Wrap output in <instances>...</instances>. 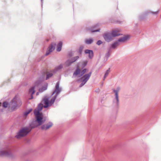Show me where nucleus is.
<instances>
[{
    "mask_svg": "<svg viewBox=\"0 0 161 161\" xmlns=\"http://www.w3.org/2000/svg\"><path fill=\"white\" fill-rule=\"evenodd\" d=\"M119 32V31L114 30L111 32L105 33L103 35V36L105 40L109 42L113 39L114 37L122 35Z\"/></svg>",
    "mask_w": 161,
    "mask_h": 161,
    "instance_id": "nucleus-1",
    "label": "nucleus"
},
{
    "mask_svg": "<svg viewBox=\"0 0 161 161\" xmlns=\"http://www.w3.org/2000/svg\"><path fill=\"white\" fill-rule=\"evenodd\" d=\"M120 90V87H118L116 90L113 89V91L115 93V97L113 101V106L114 108L116 109H118L119 108V99L118 96V92Z\"/></svg>",
    "mask_w": 161,
    "mask_h": 161,
    "instance_id": "nucleus-2",
    "label": "nucleus"
},
{
    "mask_svg": "<svg viewBox=\"0 0 161 161\" xmlns=\"http://www.w3.org/2000/svg\"><path fill=\"white\" fill-rule=\"evenodd\" d=\"M31 131V129L27 126L22 128L18 132L15 137L19 139L27 136Z\"/></svg>",
    "mask_w": 161,
    "mask_h": 161,
    "instance_id": "nucleus-3",
    "label": "nucleus"
},
{
    "mask_svg": "<svg viewBox=\"0 0 161 161\" xmlns=\"http://www.w3.org/2000/svg\"><path fill=\"white\" fill-rule=\"evenodd\" d=\"M21 104L22 102L21 100L15 99V98H14L9 103V108H11L12 111H14Z\"/></svg>",
    "mask_w": 161,
    "mask_h": 161,
    "instance_id": "nucleus-4",
    "label": "nucleus"
},
{
    "mask_svg": "<svg viewBox=\"0 0 161 161\" xmlns=\"http://www.w3.org/2000/svg\"><path fill=\"white\" fill-rule=\"evenodd\" d=\"M59 82L58 81L56 84L55 90L53 92L52 96L55 93H56L55 95L51 99L49 102L50 106H51L54 102L56 98L58 96V94L61 91V88L59 87Z\"/></svg>",
    "mask_w": 161,
    "mask_h": 161,
    "instance_id": "nucleus-5",
    "label": "nucleus"
},
{
    "mask_svg": "<svg viewBox=\"0 0 161 161\" xmlns=\"http://www.w3.org/2000/svg\"><path fill=\"white\" fill-rule=\"evenodd\" d=\"M92 71H91L88 74H86L83 75L81 78L78 80V82L81 81V83L79 86V87H81L83 86L89 79L91 74Z\"/></svg>",
    "mask_w": 161,
    "mask_h": 161,
    "instance_id": "nucleus-6",
    "label": "nucleus"
},
{
    "mask_svg": "<svg viewBox=\"0 0 161 161\" xmlns=\"http://www.w3.org/2000/svg\"><path fill=\"white\" fill-rule=\"evenodd\" d=\"M130 38L129 35H126L124 37L119 38L117 41L112 44L111 46V48L114 49H115L119 45V42H124L129 39Z\"/></svg>",
    "mask_w": 161,
    "mask_h": 161,
    "instance_id": "nucleus-7",
    "label": "nucleus"
},
{
    "mask_svg": "<svg viewBox=\"0 0 161 161\" xmlns=\"http://www.w3.org/2000/svg\"><path fill=\"white\" fill-rule=\"evenodd\" d=\"M36 116V121L38 124V125H41L44 123L46 120L45 118L43 117L42 113L34 114Z\"/></svg>",
    "mask_w": 161,
    "mask_h": 161,
    "instance_id": "nucleus-8",
    "label": "nucleus"
},
{
    "mask_svg": "<svg viewBox=\"0 0 161 161\" xmlns=\"http://www.w3.org/2000/svg\"><path fill=\"white\" fill-rule=\"evenodd\" d=\"M0 156L12 157L13 154L10 148H8L7 150L0 151Z\"/></svg>",
    "mask_w": 161,
    "mask_h": 161,
    "instance_id": "nucleus-9",
    "label": "nucleus"
},
{
    "mask_svg": "<svg viewBox=\"0 0 161 161\" xmlns=\"http://www.w3.org/2000/svg\"><path fill=\"white\" fill-rule=\"evenodd\" d=\"M99 27V24L97 23L93 25L91 27L87 28V30L92 33L99 32L100 30Z\"/></svg>",
    "mask_w": 161,
    "mask_h": 161,
    "instance_id": "nucleus-10",
    "label": "nucleus"
},
{
    "mask_svg": "<svg viewBox=\"0 0 161 161\" xmlns=\"http://www.w3.org/2000/svg\"><path fill=\"white\" fill-rule=\"evenodd\" d=\"M43 103L41 102L39 103L37 107V108H36L34 111V114H37L42 113L40 111L42 110L43 107H44Z\"/></svg>",
    "mask_w": 161,
    "mask_h": 161,
    "instance_id": "nucleus-11",
    "label": "nucleus"
},
{
    "mask_svg": "<svg viewBox=\"0 0 161 161\" xmlns=\"http://www.w3.org/2000/svg\"><path fill=\"white\" fill-rule=\"evenodd\" d=\"M53 125V123L51 122H50L46 124L42 125L41 126V128L42 130H46L49 129Z\"/></svg>",
    "mask_w": 161,
    "mask_h": 161,
    "instance_id": "nucleus-12",
    "label": "nucleus"
},
{
    "mask_svg": "<svg viewBox=\"0 0 161 161\" xmlns=\"http://www.w3.org/2000/svg\"><path fill=\"white\" fill-rule=\"evenodd\" d=\"M49 102V98H44L41 102L42 103L43 102L45 104V105L44 106V108H47L50 106Z\"/></svg>",
    "mask_w": 161,
    "mask_h": 161,
    "instance_id": "nucleus-13",
    "label": "nucleus"
},
{
    "mask_svg": "<svg viewBox=\"0 0 161 161\" xmlns=\"http://www.w3.org/2000/svg\"><path fill=\"white\" fill-rule=\"evenodd\" d=\"M85 53L86 54H88V58L90 59H92L94 56V53L93 50L86 49L85 50Z\"/></svg>",
    "mask_w": 161,
    "mask_h": 161,
    "instance_id": "nucleus-14",
    "label": "nucleus"
},
{
    "mask_svg": "<svg viewBox=\"0 0 161 161\" xmlns=\"http://www.w3.org/2000/svg\"><path fill=\"white\" fill-rule=\"evenodd\" d=\"M55 45V44H54V45H53V44H52L49 46L46 51V52L45 54V55L46 56H47L49 54H50L53 51V50L54 49Z\"/></svg>",
    "mask_w": 161,
    "mask_h": 161,
    "instance_id": "nucleus-15",
    "label": "nucleus"
},
{
    "mask_svg": "<svg viewBox=\"0 0 161 161\" xmlns=\"http://www.w3.org/2000/svg\"><path fill=\"white\" fill-rule=\"evenodd\" d=\"M40 125H38V124L36 122L35 120V121H33L31 124H30L28 127H29L30 129H31V130L32 129Z\"/></svg>",
    "mask_w": 161,
    "mask_h": 161,
    "instance_id": "nucleus-16",
    "label": "nucleus"
},
{
    "mask_svg": "<svg viewBox=\"0 0 161 161\" xmlns=\"http://www.w3.org/2000/svg\"><path fill=\"white\" fill-rule=\"evenodd\" d=\"M79 67L78 65L75 71L73 73V75L74 76L78 75L80 73L81 70L79 69Z\"/></svg>",
    "mask_w": 161,
    "mask_h": 161,
    "instance_id": "nucleus-17",
    "label": "nucleus"
},
{
    "mask_svg": "<svg viewBox=\"0 0 161 161\" xmlns=\"http://www.w3.org/2000/svg\"><path fill=\"white\" fill-rule=\"evenodd\" d=\"M87 63L88 61L87 60H85L82 63H79L78 64V65L79 66L81 64L82 65L81 67L82 69H83L87 65Z\"/></svg>",
    "mask_w": 161,
    "mask_h": 161,
    "instance_id": "nucleus-18",
    "label": "nucleus"
},
{
    "mask_svg": "<svg viewBox=\"0 0 161 161\" xmlns=\"http://www.w3.org/2000/svg\"><path fill=\"white\" fill-rule=\"evenodd\" d=\"M47 84H46L40 88L39 89V91L41 92H43L44 91L46 90L47 89Z\"/></svg>",
    "mask_w": 161,
    "mask_h": 161,
    "instance_id": "nucleus-19",
    "label": "nucleus"
},
{
    "mask_svg": "<svg viewBox=\"0 0 161 161\" xmlns=\"http://www.w3.org/2000/svg\"><path fill=\"white\" fill-rule=\"evenodd\" d=\"M62 46V42H60L58 44L57 46V50L58 52H60L61 50Z\"/></svg>",
    "mask_w": 161,
    "mask_h": 161,
    "instance_id": "nucleus-20",
    "label": "nucleus"
},
{
    "mask_svg": "<svg viewBox=\"0 0 161 161\" xmlns=\"http://www.w3.org/2000/svg\"><path fill=\"white\" fill-rule=\"evenodd\" d=\"M110 49L109 48L108 49L107 52L105 54V57L106 59V61L107 60L110 56Z\"/></svg>",
    "mask_w": 161,
    "mask_h": 161,
    "instance_id": "nucleus-21",
    "label": "nucleus"
},
{
    "mask_svg": "<svg viewBox=\"0 0 161 161\" xmlns=\"http://www.w3.org/2000/svg\"><path fill=\"white\" fill-rule=\"evenodd\" d=\"M35 86H32L29 90V93H31L32 95H33L35 93Z\"/></svg>",
    "mask_w": 161,
    "mask_h": 161,
    "instance_id": "nucleus-22",
    "label": "nucleus"
},
{
    "mask_svg": "<svg viewBox=\"0 0 161 161\" xmlns=\"http://www.w3.org/2000/svg\"><path fill=\"white\" fill-rule=\"evenodd\" d=\"M32 110V108H30L28 110H27L24 113V115L25 116H26L28 114L31 112Z\"/></svg>",
    "mask_w": 161,
    "mask_h": 161,
    "instance_id": "nucleus-23",
    "label": "nucleus"
},
{
    "mask_svg": "<svg viewBox=\"0 0 161 161\" xmlns=\"http://www.w3.org/2000/svg\"><path fill=\"white\" fill-rule=\"evenodd\" d=\"M93 39L91 38L86 40L85 42L86 44H90L93 42Z\"/></svg>",
    "mask_w": 161,
    "mask_h": 161,
    "instance_id": "nucleus-24",
    "label": "nucleus"
},
{
    "mask_svg": "<svg viewBox=\"0 0 161 161\" xmlns=\"http://www.w3.org/2000/svg\"><path fill=\"white\" fill-rule=\"evenodd\" d=\"M110 72V68H109L108 69H107L105 73V74L104 76V80L108 76Z\"/></svg>",
    "mask_w": 161,
    "mask_h": 161,
    "instance_id": "nucleus-25",
    "label": "nucleus"
},
{
    "mask_svg": "<svg viewBox=\"0 0 161 161\" xmlns=\"http://www.w3.org/2000/svg\"><path fill=\"white\" fill-rule=\"evenodd\" d=\"M149 12H146L143 15H141L140 16L139 18L141 19H143L149 13Z\"/></svg>",
    "mask_w": 161,
    "mask_h": 161,
    "instance_id": "nucleus-26",
    "label": "nucleus"
},
{
    "mask_svg": "<svg viewBox=\"0 0 161 161\" xmlns=\"http://www.w3.org/2000/svg\"><path fill=\"white\" fill-rule=\"evenodd\" d=\"M42 81L40 80H38L36 81L35 83V84L36 86H38L42 83Z\"/></svg>",
    "mask_w": 161,
    "mask_h": 161,
    "instance_id": "nucleus-27",
    "label": "nucleus"
},
{
    "mask_svg": "<svg viewBox=\"0 0 161 161\" xmlns=\"http://www.w3.org/2000/svg\"><path fill=\"white\" fill-rule=\"evenodd\" d=\"M73 63V62L72 61H71V60H68L66 61L65 64L67 66H69L70 65Z\"/></svg>",
    "mask_w": 161,
    "mask_h": 161,
    "instance_id": "nucleus-28",
    "label": "nucleus"
},
{
    "mask_svg": "<svg viewBox=\"0 0 161 161\" xmlns=\"http://www.w3.org/2000/svg\"><path fill=\"white\" fill-rule=\"evenodd\" d=\"M9 104L8 102L6 101H5L3 103V106L4 108H6L9 106Z\"/></svg>",
    "mask_w": 161,
    "mask_h": 161,
    "instance_id": "nucleus-29",
    "label": "nucleus"
},
{
    "mask_svg": "<svg viewBox=\"0 0 161 161\" xmlns=\"http://www.w3.org/2000/svg\"><path fill=\"white\" fill-rule=\"evenodd\" d=\"M79 58V57L78 56H77L75 57L72 58L71 60L73 62V63H74L76 61V60L78 59Z\"/></svg>",
    "mask_w": 161,
    "mask_h": 161,
    "instance_id": "nucleus-30",
    "label": "nucleus"
},
{
    "mask_svg": "<svg viewBox=\"0 0 161 161\" xmlns=\"http://www.w3.org/2000/svg\"><path fill=\"white\" fill-rule=\"evenodd\" d=\"M53 75L52 73H49L47 75L46 80H47L49 78L51 77Z\"/></svg>",
    "mask_w": 161,
    "mask_h": 161,
    "instance_id": "nucleus-31",
    "label": "nucleus"
},
{
    "mask_svg": "<svg viewBox=\"0 0 161 161\" xmlns=\"http://www.w3.org/2000/svg\"><path fill=\"white\" fill-rule=\"evenodd\" d=\"M63 66L62 64H60L58 66H57L56 68V71H58L59 69H61L63 68Z\"/></svg>",
    "mask_w": 161,
    "mask_h": 161,
    "instance_id": "nucleus-32",
    "label": "nucleus"
},
{
    "mask_svg": "<svg viewBox=\"0 0 161 161\" xmlns=\"http://www.w3.org/2000/svg\"><path fill=\"white\" fill-rule=\"evenodd\" d=\"M86 69H84L80 72V76H82L86 72Z\"/></svg>",
    "mask_w": 161,
    "mask_h": 161,
    "instance_id": "nucleus-33",
    "label": "nucleus"
},
{
    "mask_svg": "<svg viewBox=\"0 0 161 161\" xmlns=\"http://www.w3.org/2000/svg\"><path fill=\"white\" fill-rule=\"evenodd\" d=\"M103 43V42L100 40H98L96 43V44L98 45H100L101 44H102Z\"/></svg>",
    "mask_w": 161,
    "mask_h": 161,
    "instance_id": "nucleus-34",
    "label": "nucleus"
},
{
    "mask_svg": "<svg viewBox=\"0 0 161 161\" xmlns=\"http://www.w3.org/2000/svg\"><path fill=\"white\" fill-rule=\"evenodd\" d=\"M159 12V10H158V11H155V12H151V13L153 14L157 15L158 14Z\"/></svg>",
    "mask_w": 161,
    "mask_h": 161,
    "instance_id": "nucleus-35",
    "label": "nucleus"
},
{
    "mask_svg": "<svg viewBox=\"0 0 161 161\" xmlns=\"http://www.w3.org/2000/svg\"><path fill=\"white\" fill-rule=\"evenodd\" d=\"M82 50V47H80L79 50V52L80 54H81V53Z\"/></svg>",
    "mask_w": 161,
    "mask_h": 161,
    "instance_id": "nucleus-36",
    "label": "nucleus"
},
{
    "mask_svg": "<svg viewBox=\"0 0 161 161\" xmlns=\"http://www.w3.org/2000/svg\"><path fill=\"white\" fill-rule=\"evenodd\" d=\"M31 95V97L29 99H31L33 98V95H32V94Z\"/></svg>",
    "mask_w": 161,
    "mask_h": 161,
    "instance_id": "nucleus-37",
    "label": "nucleus"
},
{
    "mask_svg": "<svg viewBox=\"0 0 161 161\" xmlns=\"http://www.w3.org/2000/svg\"><path fill=\"white\" fill-rule=\"evenodd\" d=\"M69 56H72V53H70L69 54Z\"/></svg>",
    "mask_w": 161,
    "mask_h": 161,
    "instance_id": "nucleus-38",
    "label": "nucleus"
},
{
    "mask_svg": "<svg viewBox=\"0 0 161 161\" xmlns=\"http://www.w3.org/2000/svg\"><path fill=\"white\" fill-rule=\"evenodd\" d=\"M36 95H38V93L37 92L36 93Z\"/></svg>",
    "mask_w": 161,
    "mask_h": 161,
    "instance_id": "nucleus-39",
    "label": "nucleus"
},
{
    "mask_svg": "<svg viewBox=\"0 0 161 161\" xmlns=\"http://www.w3.org/2000/svg\"><path fill=\"white\" fill-rule=\"evenodd\" d=\"M42 3V0H41Z\"/></svg>",
    "mask_w": 161,
    "mask_h": 161,
    "instance_id": "nucleus-40",
    "label": "nucleus"
},
{
    "mask_svg": "<svg viewBox=\"0 0 161 161\" xmlns=\"http://www.w3.org/2000/svg\"><path fill=\"white\" fill-rule=\"evenodd\" d=\"M1 103H0V106H1Z\"/></svg>",
    "mask_w": 161,
    "mask_h": 161,
    "instance_id": "nucleus-41",
    "label": "nucleus"
}]
</instances>
